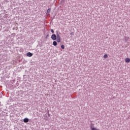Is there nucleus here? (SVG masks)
Here are the masks:
<instances>
[{
    "label": "nucleus",
    "mask_w": 130,
    "mask_h": 130,
    "mask_svg": "<svg viewBox=\"0 0 130 130\" xmlns=\"http://www.w3.org/2000/svg\"><path fill=\"white\" fill-rule=\"evenodd\" d=\"M56 36H57V38L56 39L57 42L58 43L60 42V36H59V34H58V33H57Z\"/></svg>",
    "instance_id": "nucleus-1"
},
{
    "label": "nucleus",
    "mask_w": 130,
    "mask_h": 130,
    "mask_svg": "<svg viewBox=\"0 0 130 130\" xmlns=\"http://www.w3.org/2000/svg\"><path fill=\"white\" fill-rule=\"evenodd\" d=\"M51 38L52 40H56V35H55V34L52 35Z\"/></svg>",
    "instance_id": "nucleus-2"
},
{
    "label": "nucleus",
    "mask_w": 130,
    "mask_h": 130,
    "mask_svg": "<svg viewBox=\"0 0 130 130\" xmlns=\"http://www.w3.org/2000/svg\"><path fill=\"white\" fill-rule=\"evenodd\" d=\"M26 55H27V56H28V57H31V56H33V54L32 53L29 52L26 53Z\"/></svg>",
    "instance_id": "nucleus-3"
},
{
    "label": "nucleus",
    "mask_w": 130,
    "mask_h": 130,
    "mask_svg": "<svg viewBox=\"0 0 130 130\" xmlns=\"http://www.w3.org/2000/svg\"><path fill=\"white\" fill-rule=\"evenodd\" d=\"M125 62H127V63H128V62H130L129 58H126L125 59Z\"/></svg>",
    "instance_id": "nucleus-4"
},
{
    "label": "nucleus",
    "mask_w": 130,
    "mask_h": 130,
    "mask_svg": "<svg viewBox=\"0 0 130 130\" xmlns=\"http://www.w3.org/2000/svg\"><path fill=\"white\" fill-rule=\"evenodd\" d=\"M23 121L24 122H25V123H27V122H28L29 121V119L27 118H25L23 119Z\"/></svg>",
    "instance_id": "nucleus-5"
},
{
    "label": "nucleus",
    "mask_w": 130,
    "mask_h": 130,
    "mask_svg": "<svg viewBox=\"0 0 130 130\" xmlns=\"http://www.w3.org/2000/svg\"><path fill=\"white\" fill-rule=\"evenodd\" d=\"M53 45H54V46H56V45H57V43L56 42V41H54L53 42Z\"/></svg>",
    "instance_id": "nucleus-6"
},
{
    "label": "nucleus",
    "mask_w": 130,
    "mask_h": 130,
    "mask_svg": "<svg viewBox=\"0 0 130 130\" xmlns=\"http://www.w3.org/2000/svg\"><path fill=\"white\" fill-rule=\"evenodd\" d=\"M129 39V37H125V40L126 42L128 41Z\"/></svg>",
    "instance_id": "nucleus-7"
},
{
    "label": "nucleus",
    "mask_w": 130,
    "mask_h": 130,
    "mask_svg": "<svg viewBox=\"0 0 130 130\" xmlns=\"http://www.w3.org/2000/svg\"><path fill=\"white\" fill-rule=\"evenodd\" d=\"M103 57L104 58H107L108 57V55H107V54H106L104 55Z\"/></svg>",
    "instance_id": "nucleus-8"
},
{
    "label": "nucleus",
    "mask_w": 130,
    "mask_h": 130,
    "mask_svg": "<svg viewBox=\"0 0 130 130\" xmlns=\"http://www.w3.org/2000/svg\"><path fill=\"white\" fill-rule=\"evenodd\" d=\"M61 48L62 49H64V45H62L61 46Z\"/></svg>",
    "instance_id": "nucleus-9"
},
{
    "label": "nucleus",
    "mask_w": 130,
    "mask_h": 130,
    "mask_svg": "<svg viewBox=\"0 0 130 130\" xmlns=\"http://www.w3.org/2000/svg\"><path fill=\"white\" fill-rule=\"evenodd\" d=\"M91 130H99V129H97V128H91Z\"/></svg>",
    "instance_id": "nucleus-10"
},
{
    "label": "nucleus",
    "mask_w": 130,
    "mask_h": 130,
    "mask_svg": "<svg viewBox=\"0 0 130 130\" xmlns=\"http://www.w3.org/2000/svg\"><path fill=\"white\" fill-rule=\"evenodd\" d=\"M50 10H51L50 8H49V9H48V10H47V13H50Z\"/></svg>",
    "instance_id": "nucleus-11"
},
{
    "label": "nucleus",
    "mask_w": 130,
    "mask_h": 130,
    "mask_svg": "<svg viewBox=\"0 0 130 130\" xmlns=\"http://www.w3.org/2000/svg\"><path fill=\"white\" fill-rule=\"evenodd\" d=\"M51 32L52 33H54V30H53V29H51Z\"/></svg>",
    "instance_id": "nucleus-12"
}]
</instances>
